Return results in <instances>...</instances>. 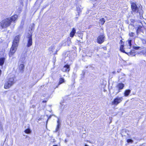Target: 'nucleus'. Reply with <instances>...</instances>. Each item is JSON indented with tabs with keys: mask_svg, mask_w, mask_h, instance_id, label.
<instances>
[{
	"mask_svg": "<svg viewBox=\"0 0 146 146\" xmlns=\"http://www.w3.org/2000/svg\"><path fill=\"white\" fill-rule=\"evenodd\" d=\"M15 78V77L14 76H13L9 78L5 84L4 88L7 89L12 86L15 83L14 80Z\"/></svg>",
	"mask_w": 146,
	"mask_h": 146,
	"instance_id": "nucleus-1",
	"label": "nucleus"
},
{
	"mask_svg": "<svg viewBox=\"0 0 146 146\" xmlns=\"http://www.w3.org/2000/svg\"><path fill=\"white\" fill-rule=\"evenodd\" d=\"M25 39L27 42V46L28 47L31 46L33 43L32 33H28L26 35Z\"/></svg>",
	"mask_w": 146,
	"mask_h": 146,
	"instance_id": "nucleus-2",
	"label": "nucleus"
},
{
	"mask_svg": "<svg viewBox=\"0 0 146 146\" xmlns=\"http://www.w3.org/2000/svg\"><path fill=\"white\" fill-rule=\"evenodd\" d=\"M11 23V21H10L8 18H7L2 21L1 26L2 28H6L9 26Z\"/></svg>",
	"mask_w": 146,
	"mask_h": 146,
	"instance_id": "nucleus-3",
	"label": "nucleus"
},
{
	"mask_svg": "<svg viewBox=\"0 0 146 146\" xmlns=\"http://www.w3.org/2000/svg\"><path fill=\"white\" fill-rule=\"evenodd\" d=\"M123 99V98L122 97L117 96L112 102V104L113 105H117L122 101Z\"/></svg>",
	"mask_w": 146,
	"mask_h": 146,
	"instance_id": "nucleus-4",
	"label": "nucleus"
},
{
	"mask_svg": "<svg viewBox=\"0 0 146 146\" xmlns=\"http://www.w3.org/2000/svg\"><path fill=\"white\" fill-rule=\"evenodd\" d=\"M17 47L18 46H14L13 45H12L9 54L10 57L12 56L14 54L17 50Z\"/></svg>",
	"mask_w": 146,
	"mask_h": 146,
	"instance_id": "nucleus-5",
	"label": "nucleus"
},
{
	"mask_svg": "<svg viewBox=\"0 0 146 146\" xmlns=\"http://www.w3.org/2000/svg\"><path fill=\"white\" fill-rule=\"evenodd\" d=\"M20 36L19 35L16 36L14 40L13 45L14 46H18L19 42Z\"/></svg>",
	"mask_w": 146,
	"mask_h": 146,
	"instance_id": "nucleus-6",
	"label": "nucleus"
},
{
	"mask_svg": "<svg viewBox=\"0 0 146 146\" xmlns=\"http://www.w3.org/2000/svg\"><path fill=\"white\" fill-rule=\"evenodd\" d=\"M105 36L104 34L99 35L97 38L98 42L100 44H102L104 41Z\"/></svg>",
	"mask_w": 146,
	"mask_h": 146,
	"instance_id": "nucleus-7",
	"label": "nucleus"
},
{
	"mask_svg": "<svg viewBox=\"0 0 146 146\" xmlns=\"http://www.w3.org/2000/svg\"><path fill=\"white\" fill-rule=\"evenodd\" d=\"M131 8L132 11L134 12L137 13L138 11V9L136 4L134 3H132L131 5Z\"/></svg>",
	"mask_w": 146,
	"mask_h": 146,
	"instance_id": "nucleus-8",
	"label": "nucleus"
},
{
	"mask_svg": "<svg viewBox=\"0 0 146 146\" xmlns=\"http://www.w3.org/2000/svg\"><path fill=\"white\" fill-rule=\"evenodd\" d=\"M124 84L121 83H118L116 86V87L118 89V92L117 94L120 91V90H122L124 87Z\"/></svg>",
	"mask_w": 146,
	"mask_h": 146,
	"instance_id": "nucleus-9",
	"label": "nucleus"
},
{
	"mask_svg": "<svg viewBox=\"0 0 146 146\" xmlns=\"http://www.w3.org/2000/svg\"><path fill=\"white\" fill-rule=\"evenodd\" d=\"M70 70V66L68 65H65L62 69V71L64 72H68Z\"/></svg>",
	"mask_w": 146,
	"mask_h": 146,
	"instance_id": "nucleus-10",
	"label": "nucleus"
},
{
	"mask_svg": "<svg viewBox=\"0 0 146 146\" xmlns=\"http://www.w3.org/2000/svg\"><path fill=\"white\" fill-rule=\"evenodd\" d=\"M18 17V16L17 15H15L13 16H12L10 18H8L9 19L10 21H11V23L12 21L15 22V21L17 19Z\"/></svg>",
	"mask_w": 146,
	"mask_h": 146,
	"instance_id": "nucleus-11",
	"label": "nucleus"
},
{
	"mask_svg": "<svg viewBox=\"0 0 146 146\" xmlns=\"http://www.w3.org/2000/svg\"><path fill=\"white\" fill-rule=\"evenodd\" d=\"M25 68V66L23 64H21L19 67V70L21 72H23Z\"/></svg>",
	"mask_w": 146,
	"mask_h": 146,
	"instance_id": "nucleus-12",
	"label": "nucleus"
},
{
	"mask_svg": "<svg viewBox=\"0 0 146 146\" xmlns=\"http://www.w3.org/2000/svg\"><path fill=\"white\" fill-rule=\"evenodd\" d=\"M76 32V30L74 28H73L72 30L70 33V36L73 37L75 33Z\"/></svg>",
	"mask_w": 146,
	"mask_h": 146,
	"instance_id": "nucleus-13",
	"label": "nucleus"
},
{
	"mask_svg": "<svg viewBox=\"0 0 146 146\" xmlns=\"http://www.w3.org/2000/svg\"><path fill=\"white\" fill-rule=\"evenodd\" d=\"M57 127L55 129V130L54 131V132H56L57 131H58L60 127V122L59 121V119L57 121Z\"/></svg>",
	"mask_w": 146,
	"mask_h": 146,
	"instance_id": "nucleus-14",
	"label": "nucleus"
},
{
	"mask_svg": "<svg viewBox=\"0 0 146 146\" xmlns=\"http://www.w3.org/2000/svg\"><path fill=\"white\" fill-rule=\"evenodd\" d=\"M25 59V54H23L21 55L20 58V61L23 62H24Z\"/></svg>",
	"mask_w": 146,
	"mask_h": 146,
	"instance_id": "nucleus-15",
	"label": "nucleus"
},
{
	"mask_svg": "<svg viewBox=\"0 0 146 146\" xmlns=\"http://www.w3.org/2000/svg\"><path fill=\"white\" fill-rule=\"evenodd\" d=\"M131 91L130 90H126L124 94L125 96H128L130 93Z\"/></svg>",
	"mask_w": 146,
	"mask_h": 146,
	"instance_id": "nucleus-16",
	"label": "nucleus"
},
{
	"mask_svg": "<svg viewBox=\"0 0 146 146\" xmlns=\"http://www.w3.org/2000/svg\"><path fill=\"white\" fill-rule=\"evenodd\" d=\"M5 59L4 58H0V65L2 66L3 65Z\"/></svg>",
	"mask_w": 146,
	"mask_h": 146,
	"instance_id": "nucleus-17",
	"label": "nucleus"
},
{
	"mask_svg": "<svg viewBox=\"0 0 146 146\" xmlns=\"http://www.w3.org/2000/svg\"><path fill=\"white\" fill-rule=\"evenodd\" d=\"M64 82V79L62 78H60V79L59 83H58V86Z\"/></svg>",
	"mask_w": 146,
	"mask_h": 146,
	"instance_id": "nucleus-18",
	"label": "nucleus"
},
{
	"mask_svg": "<svg viewBox=\"0 0 146 146\" xmlns=\"http://www.w3.org/2000/svg\"><path fill=\"white\" fill-rule=\"evenodd\" d=\"M100 21V23L102 25L104 24L105 21V20L103 18L101 19Z\"/></svg>",
	"mask_w": 146,
	"mask_h": 146,
	"instance_id": "nucleus-19",
	"label": "nucleus"
},
{
	"mask_svg": "<svg viewBox=\"0 0 146 146\" xmlns=\"http://www.w3.org/2000/svg\"><path fill=\"white\" fill-rule=\"evenodd\" d=\"M123 47L124 46L123 45H121L120 47V50L121 52L126 53L123 49Z\"/></svg>",
	"mask_w": 146,
	"mask_h": 146,
	"instance_id": "nucleus-20",
	"label": "nucleus"
},
{
	"mask_svg": "<svg viewBox=\"0 0 146 146\" xmlns=\"http://www.w3.org/2000/svg\"><path fill=\"white\" fill-rule=\"evenodd\" d=\"M128 43L129 45V46L128 47L129 48H130L131 46V40H128Z\"/></svg>",
	"mask_w": 146,
	"mask_h": 146,
	"instance_id": "nucleus-21",
	"label": "nucleus"
},
{
	"mask_svg": "<svg viewBox=\"0 0 146 146\" xmlns=\"http://www.w3.org/2000/svg\"><path fill=\"white\" fill-rule=\"evenodd\" d=\"M31 131L30 129H29L25 130V132L27 133H29Z\"/></svg>",
	"mask_w": 146,
	"mask_h": 146,
	"instance_id": "nucleus-22",
	"label": "nucleus"
},
{
	"mask_svg": "<svg viewBox=\"0 0 146 146\" xmlns=\"http://www.w3.org/2000/svg\"><path fill=\"white\" fill-rule=\"evenodd\" d=\"M127 141L128 143H132L133 142V140L130 139H128L127 140Z\"/></svg>",
	"mask_w": 146,
	"mask_h": 146,
	"instance_id": "nucleus-23",
	"label": "nucleus"
},
{
	"mask_svg": "<svg viewBox=\"0 0 146 146\" xmlns=\"http://www.w3.org/2000/svg\"><path fill=\"white\" fill-rule=\"evenodd\" d=\"M55 49V47L54 46H51L50 48V49L51 50L52 52H53V50Z\"/></svg>",
	"mask_w": 146,
	"mask_h": 146,
	"instance_id": "nucleus-24",
	"label": "nucleus"
},
{
	"mask_svg": "<svg viewBox=\"0 0 146 146\" xmlns=\"http://www.w3.org/2000/svg\"><path fill=\"white\" fill-rule=\"evenodd\" d=\"M77 11L78 13H79L81 12V10L79 8H77Z\"/></svg>",
	"mask_w": 146,
	"mask_h": 146,
	"instance_id": "nucleus-25",
	"label": "nucleus"
},
{
	"mask_svg": "<svg viewBox=\"0 0 146 146\" xmlns=\"http://www.w3.org/2000/svg\"><path fill=\"white\" fill-rule=\"evenodd\" d=\"M134 34V33L133 32L130 33H129V35L130 36H133Z\"/></svg>",
	"mask_w": 146,
	"mask_h": 146,
	"instance_id": "nucleus-26",
	"label": "nucleus"
},
{
	"mask_svg": "<svg viewBox=\"0 0 146 146\" xmlns=\"http://www.w3.org/2000/svg\"><path fill=\"white\" fill-rule=\"evenodd\" d=\"M130 21L132 23H134L135 21L133 19H130Z\"/></svg>",
	"mask_w": 146,
	"mask_h": 146,
	"instance_id": "nucleus-27",
	"label": "nucleus"
},
{
	"mask_svg": "<svg viewBox=\"0 0 146 146\" xmlns=\"http://www.w3.org/2000/svg\"><path fill=\"white\" fill-rule=\"evenodd\" d=\"M134 48L135 49H138L139 48V47L134 46Z\"/></svg>",
	"mask_w": 146,
	"mask_h": 146,
	"instance_id": "nucleus-28",
	"label": "nucleus"
},
{
	"mask_svg": "<svg viewBox=\"0 0 146 146\" xmlns=\"http://www.w3.org/2000/svg\"><path fill=\"white\" fill-rule=\"evenodd\" d=\"M139 27H138L137 29V31H136L137 33V34L138 33V32H139Z\"/></svg>",
	"mask_w": 146,
	"mask_h": 146,
	"instance_id": "nucleus-29",
	"label": "nucleus"
},
{
	"mask_svg": "<svg viewBox=\"0 0 146 146\" xmlns=\"http://www.w3.org/2000/svg\"><path fill=\"white\" fill-rule=\"evenodd\" d=\"M67 107V105H65V106H64V108H66V107Z\"/></svg>",
	"mask_w": 146,
	"mask_h": 146,
	"instance_id": "nucleus-30",
	"label": "nucleus"
},
{
	"mask_svg": "<svg viewBox=\"0 0 146 146\" xmlns=\"http://www.w3.org/2000/svg\"><path fill=\"white\" fill-rule=\"evenodd\" d=\"M51 117V116H49V117H48V119H50V118Z\"/></svg>",
	"mask_w": 146,
	"mask_h": 146,
	"instance_id": "nucleus-31",
	"label": "nucleus"
},
{
	"mask_svg": "<svg viewBox=\"0 0 146 146\" xmlns=\"http://www.w3.org/2000/svg\"><path fill=\"white\" fill-rule=\"evenodd\" d=\"M53 146H58L57 145H53Z\"/></svg>",
	"mask_w": 146,
	"mask_h": 146,
	"instance_id": "nucleus-32",
	"label": "nucleus"
},
{
	"mask_svg": "<svg viewBox=\"0 0 146 146\" xmlns=\"http://www.w3.org/2000/svg\"><path fill=\"white\" fill-rule=\"evenodd\" d=\"M85 146H88L86 144L85 145Z\"/></svg>",
	"mask_w": 146,
	"mask_h": 146,
	"instance_id": "nucleus-33",
	"label": "nucleus"
},
{
	"mask_svg": "<svg viewBox=\"0 0 146 146\" xmlns=\"http://www.w3.org/2000/svg\"><path fill=\"white\" fill-rule=\"evenodd\" d=\"M43 102H45V101H43Z\"/></svg>",
	"mask_w": 146,
	"mask_h": 146,
	"instance_id": "nucleus-34",
	"label": "nucleus"
}]
</instances>
